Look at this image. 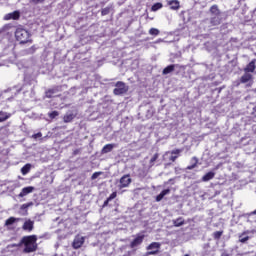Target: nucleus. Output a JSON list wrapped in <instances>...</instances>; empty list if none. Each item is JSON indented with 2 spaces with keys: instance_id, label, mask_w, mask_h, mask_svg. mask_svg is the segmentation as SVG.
Here are the masks:
<instances>
[{
  "instance_id": "cd10ccee",
  "label": "nucleus",
  "mask_w": 256,
  "mask_h": 256,
  "mask_svg": "<svg viewBox=\"0 0 256 256\" xmlns=\"http://www.w3.org/2000/svg\"><path fill=\"white\" fill-rule=\"evenodd\" d=\"M159 9H163V4L161 2H157L151 7L152 11H159Z\"/></svg>"
},
{
  "instance_id": "aec40b11",
  "label": "nucleus",
  "mask_w": 256,
  "mask_h": 256,
  "mask_svg": "<svg viewBox=\"0 0 256 256\" xmlns=\"http://www.w3.org/2000/svg\"><path fill=\"white\" fill-rule=\"evenodd\" d=\"M181 151V149H175L171 151L170 161H172V163H175V161H177V158L179 157Z\"/></svg>"
},
{
  "instance_id": "4468645a",
  "label": "nucleus",
  "mask_w": 256,
  "mask_h": 256,
  "mask_svg": "<svg viewBox=\"0 0 256 256\" xmlns=\"http://www.w3.org/2000/svg\"><path fill=\"white\" fill-rule=\"evenodd\" d=\"M256 63V59H253L251 62H249V64H247V66L244 68V72L245 73H255V66Z\"/></svg>"
},
{
  "instance_id": "6e6552de",
  "label": "nucleus",
  "mask_w": 256,
  "mask_h": 256,
  "mask_svg": "<svg viewBox=\"0 0 256 256\" xmlns=\"http://www.w3.org/2000/svg\"><path fill=\"white\" fill-rule=\"evenodd\" d=\"M22 229L23 231H28V233H31V231L35 229V222L32 221L31 219L26 220L22 225Z\"/></svg>"
},
{
  "instance_id": "9d476101",
  "label": "nucleus",
  "mask_w": 256,
  "mask_h": 256,
  "mask_svg": "<svg viewBox=\"0 0 256 256\" xmlns=\"http://www.w3.org/2000/svg\"><path fill=\"white\" fill-rule=\"evenodd\" d=\"M61 91V86H55L53 88H50L46 91V97L47 99H53L55 97L56 93H59Z\"/></svg>"
},
{
  "instance_id": "f3484780",
  "label": "nucleus",
  "mask_w": 256,
  "mask_h": 256,
  "mask_svg": "<svg viewBox=\"0 0 256 256\" xmlns=\"http://www.w3.org/2000/svg\"><path fill=\"white\" fill-rule=\"evenodd\" d=\"M175 67H179V64L168 65L163 69L162 74L169 75V73H173V71H175Z\"/></svg>"
},
{
  "instance_id": "39448f33",
  "label": "nucleus",
  "mask_w": 256,
  "mask_h": 256,
  "mask_svg": "<svg viewBox=\"0 0 256 256\" xmlns=\"http://www.w3.org/2000/svg\"><path fill=\"white\" fill-rule=\"evenodd\" d=\"M143 241H145V234H136L135 238L130 242V249H135L136 247H139V245L143 244Z\"/></svg>"
},
{
  "instance_id": "5701e85b",
  "label": "nucleus",
  "mask_w": 256,
  "mask_h": 256,
  "mask_svg": "<svg viewBox=\"0 0 256 256\" xmlns=\"http://www.w3.org/2000/svg\"><path fill=\"white\" fill-rule=\"evenodd\" d=\"M174 227H182V225H185V220L183 217H179L176 220H173Z\"/></svg>"
},
{
  "instance_id": "b1692460",
  "label": "nucleus",
  "mask_w": 256,
  "mask_h": 256,
  "mask_svg": "<svg viewBox=\"0 0 256 256\" xmlns=\"http://www.w3.org/2000/svg\"><path fill=\"white\" fill-rule=\"evenodd\" d=\"M157 159H159V153H155L150 161H149V169H151V167H155V162L157 161Z\"/></svg>"
},
{
  "instance_id": "4c0bfd02",
  "label": "nucleus",
  "mask_w": 256,
  "mask_h": 256,
  "mask_svg": "<svg viewBox=\"0 0 256 256\" xmlns=\"http://www.w3.org/2000/svg\"><path fill=\"white\" fill-rule=\"evenodd\" d=\"M33 139H39V137H43V134L41 132H38L34 135H32Z\"/></svg>"
},
{
  "instance_id": "a878e982",
  "label": "nucleus",
  "mask_w": 256,
  "mask_h": 256,
  "mask_svg": "<svg viewBox=\"0 0 256 256\" xmlns=\"http://www.w3.org/2000/svg\"><path fill=\"white\" fill-rule=\"evenodd\" d=\"M111 9H112L111 6H107V7L103 8L101 10L102 17H105V15H109V13H111Z\"/></svg>"
},
{
  "instance_id": "c756f323",
  "label": "nucleus",
  "mask_w": 256,
  "mask_h": 256,
  "mask_svg": "<svg viewBox=\"0 0 256 256\" xmlns=\"http://www.w3.org/2000/svg\"><path fill=\"white\" fill-rule=\"evenodd\" d=\"M222 236H223V231H216L213 233V239H215L216 241H219V239H221Z\"/></svg>"
},
{
  "instance_id": "2eb2a0df",
  "label": "nucleus",
  "mask_w": 256,
  "mask_h": 256,
  "mask_svg": "<svg viewBox=\"0 0 256 256\" xmlns=\"http://www.w3.org/2000/svg\"><path fill=\"white\" fill-rule=\"evenodd\" d=\"M115 147H117V144H106L102 150H101V154L105 155L107 153H111V151H113V149H115Z\"/></svg>"
},
{
  "instance_id": "f8f14e48",
  "label": "nucleus",
  "mask_w": 256,
  "mask_h": 256,
  "mask_svg": "<svg viewBox=\"0 0 256 256\" xmlns=\"http://www.w3.org/2000/svg\"><path fill=\"white\" fill-rule=\"evenodd\" d=\"M168 5L172 11H179V9H181L179 0H170L168 1Z\"/></svg>"
},
{
  "instance_id": "20e7f679",
  "label": "nucleus",
  "mask_w": 256,
  "mask_h": 256,
  "mask_svg": "<svg viewBox=\"0 0 256 256\" xmlns=\"http://www.w3.org/2000/svg\"><path fill=\"white\" fill-rule=\"evenodd\" d=\"M115 87L116 88L113 90L115 95H125V93L129 91V86H127L123 81L116 82Z\"/></svg>"
},
{
  "instance_id": "9b49d317",
  "label": "nucleus",
  "mask_w": 256,
  "mask_h": 256,
  "mask_svg": "<svg viewBox=\"0 0 256 256\" xmlns=\"http://www.w3.org/2000/svg\"><path fill=\"white\" fill-rule=\"evenodd\" d=\"M85 243L84 237H76L72 243L73 249H81L83 247V244Z\"/></svg>"
},
{
  "instance_id": "a19ab883",
  "label": "nucleus",
  "mask_w": 256,
  "mask_h": 256,
  "mask_svg": "<svg viewBox=\"0 0 256 256\" xmlns=\"http://www.w3.org/2000/svg\"><path fill=\"white\" fill-rule=\"evenodd\" d=\"M73 155H79V150L78 149L74 150Z\"/></svg>"
},
{
  "instance_id": "ddd939ff",
  "label": "nucleus",
  "mask_w": 256,
  "mask_h": 256,
  "mask_svg": "<svg viewBox=\"0 0 256 256\" xmlns=\"http://www.w3.org/2000/svg\"><path fill=\"white\" fill-rule=\"evenodd\" d=\"M33 191H35V187L33 186L24 187L18 194V197H26V195H29V193H33Z\"/></svg>"
},
{
  "instance_id": "6ab92c4d",
  "label": "nucleus",
  "mask_w": 256,
  "mask_h": 256,
  "mask_svg": "<svg viewBox=\"0 0 256 256\" xmlns=\"http://www.w3.org/2000/svg\"><path fill=\"white\" fill-rule=\"evenodd\" d=\"M169 193H171V189L169 188L162 190L161 193L156 196L157 203H159V201H163V197H165V195H169Z\"/></svg>"
},
{
  "instance_id": "1a4fd4ad",
  "label": "nucleus",
  "mask_w": 256,
  "mask_h": 256,
  "mask_svg": "<svg viewBox=\"0 0 256 256\" xmlns=\"http://www.w3.org/2000/svg\"><path fill=\"white\" fill-rule=\"evenodd\" d=\"M20 17H21V13H19V11H14V12L6 14L4 16V20L11 21V19H13V21H18V19H20Z\"/></svg>"
},
{
  "instance_id": "473e14b6",
  "label": "nucleus",
  "mask_w": 256,
  "mask_h": 256,
  "mask_svg": "<svg viewBox=\"0 0 256 256\" xmlns=\"http://www.w3.org/2000/svg\"><path fill=\"white\" fill-rule=\"evenodd\" d=\"M32 205H33V202L23 204L21 206V209L24 211L25 209H29V207H31Z\"/></svg>"
},
{
  "instance_id": "72a5a7b5",
  "label": "nucleus",
  "mask_w": 256,
  "mask_h": 256,
  "mask_svg": "<svg viewBox=\"0 0 256 256\" xmlns=\"http://www.w3.org/2000/svg\"><path fill=\"white\" fill-rule=\"evenodd\" d=\"M194 159H195V163L194 164H192V165H190V166H187V169L188 170H192V169H195V167H197V163H198V160L194 157Z\"/></svg>"
},
{
  "instance_id": "c9c22d12",
  "label": "nucleus",
  "mask_w": 256,
  "mask_h": 256,
  "mask_svg": "<svg viewBox=\"0 0 256 256\" xmlns=\"http://www.w3.org/2000/svg\"><path fill=\"white\" fill-rule=\"evenodd\" d=\"M117 198V192H113L112 194H110V196L108 197V201H113V199Z\"/></svg>"
},
{
  "instance_id": "dca6fc26",
  "label": "nucleus",
  "mask_w": 256,
  "mask_h": 256,
  "mask_svg": "<svg viewBox=\"0 0 256 256\" xmlns=\"http://www.w3.org/2000/svg\"><path fill=\"white\" fill-rule=\"evenodd\" d=\"M249 81H253V75L245 72L240 78V83H249Z\"/></svg>"
},
{
  "instance_id": "2f4dec72",
  "label": "nucleus",
  "mask_w": 256,
  "mask_h": 256,
  "mask_svg": "<svg viewBox=\"0 0 256 256\" xmlns=\"http://www.w3.org/2000/svg\"><path fill=\"white\" fill-rule=\"evenodd\" d=\"M159 33H160V31L157 28H151L149 30V35H153L154 37H157V35H159Z\"/></svg>"
},
{
  "instance_id": "ea45409f",
  "label": "nucleus",
  "mask_w": 256,
  "mask_h": 256,
  "mask_svg": "<svg viewBox=\"0 0 256 256\" xmlns=\"http://www.w3.org/2000/svg\"><path fill=\"white\" fill-rule=\"evenodd\" d=\"M253 117H256V105L253 107V111L251 113Z\"/></svg>"
},
{
  "instance_id": "c85d7f7f",
  "label": "nucleus",
  "mask_w": 256,
  "mask_h": 256,
  "mask_svg": "<svg viewBox=\"0 0 256 256\" xmlns=\"http://www.w3.org/2000/svg\"><path fill=\"white\" fill-rule=\"evenodd\" d=\"M246 232L239 235V241L240 243H247V240L249 239V236H245Z\"/></svg>"
},
{
  "instance_id": "7ed1b4c3",
  "label": "nucleus",
  "mask_w": 256,
  "mask_h": 256,
  "mask_svg": "<svg viewBox=\"0 0 256 256\" xmlns=\"http://www.w3.org/2000/svg\"><path fill=\"white\" fill-rule=\"evenodd\" d=\"M210 14L212 17L210 18V25L211 27H217L223 23V18L221 17V10L217 4H214L209 9Z\"/></svg>"
},
{
  "instance_id": "7c9ffc66",
  "label": "nucleus",
  "mask_w": 256,
  "mask_h": 256,
  "mask_svg": "<svg viewBox=\"0 0 256 256\" xmlns=\"http://www.w3.org/2000/svg\"><path fill=\"white\" fill-rule=\"evenodd\" d=\"M48 117H49V119H55L56 117H59V112L57 110L49 112Z\"/></svg>"
},
{
  "instance_id": "a211bd4d",
  "label": "nucleus",
  "mask_w": 256,
  "mask_h": 256,
  "mask_svg": "<svg viewBox=\"0 0 256 256\" xmlns=\"http://www.w3.org/2000/svg\"><path fill=\"white\" fill-rule=\"evenodd\" d=\"M211 179H215V172L213 171H209L208 173H206L201 181H203V183H207V181H211Z\"/></svg>"
},
{
  "instance_id": "423d86ee",
  "label": "nucleus",
  "mask_w": 256,
  "mask_h": 256,
  "mask_svg": "<svg viewBox=\"0 0 256 256\" xmlns=\"http://www.w3.org/2000/svg\"><path fill=\"white\" fill-rule=\"evenodd\" d=\"M131 183H133V180L131 179V175L125 174L120 178L118 187L119 189H125L129 187Z\"/></svg>"
},
{
  "instance_id": "e433bc0d",
  "label": "nucleus",
  "mask_w": 256,
  "mask_h": 256,
  "mask_svg": "<svg viewBox=\"0 0 256 256\" xmlns=\"http://www.w3.org/2000/svg\"><path fill=\"white\" fill-rule=\"evenodd\" d=\"M45 0H30V3H33L34 5H39V3H44Z\"/></svg>"
},
{
  "instance_id": "bb28decb",
  "label": "nucleus",
  "mask_w": 256,
  "mask_h": 256,
  "mask_svg": "<svg viewBox=\"0 0 256 256\" xmlns=\"http://www.w3.org/2000/svg\"><path fill=\"white\" fill-rule=\"evenodd\" d=\"M15 221H19V218H15V217H10L6 220L5 225L7 227H9V225H13V223H15Z\"/></svg>"
},
{
  "instance_id": "f257e3e1",
  "label": "nucleus",
  "mask_w": 256,
  "mask_h": 256,
  "mask_svg": "<svg viewBox=\"0 0 256 256\" xmlns=\"http://www.w3.org/2000/svg\"><path fill=\"white\" fill-rule=\"evenodd\" d=\"M19 245H24V253H35L37 251V236H24Z\"/></svg>"
},
{
  "instance_id": "f704fd0d",
  "label": "nucleus",
  "mask_w": 256,
  "mask_h": 256,
  "mask_svg": "<svg viewBox=\"0 0 256 256\" xmlns=\"http://www.w3.org/2000/svg\"><path fill=\"white\" fill-rule=\"evenodd\" d=\"M102 174H103V172H94L91 176V179L95 180V179H97V177H99V175H102Z\"/></svg>"
},
{
  "instance_id": "58836bf2",
  "label": "nucleus",
  "mask_w": 256,
  "mask_h": 256,
  "mask_svg": "<svg viewBox=\"0 0 256 256\" xmlns=\"http://www.w3.org/2000/svg\"><path fill=\"white\" fill-rule=\"evenodd\" d=\"M110 201H111V200H109V198H107V199L104 201L102 207H103V208L107 207V206L109 205V202H110Z\"/></svg>"
},
{
  "instance_id": "f03ea898",
  "label": "nucleus",
  "mask_w": 256,
  "mask_h": 256,
  "mask_svg": "<svg viewBox=\"0 0 256 256\" xmlns=\"http://www.w3.org/2000/svg\"><path fill=\"white\" fill-rule=\"evenodd\" d=\"M14 35L16 41H19L20 45L33 43V40L31 39V32L25 29L23 26L17 27Z\"/></svg>"
},
{
  "instance_id": "0eeeda50",
  "label": "nucleus",
  "mask_w": 256,
  "mask_h": 256,
  "mask_svg": "<svg viewBox=\"0 0 256 256\" xmlns=\"http://www.w3.org/2000/svg\"><path fill=\"white\" fill-rule=\"evenodd\" d=\"M159 249H161V243L159 242H152L148 247L147 250L148 255H157L159 253Z\"/></svg>"
},
{
  "instance_id": "412c9836",
  "label": "nucleus",
  "mask_w": 256,
  "mask_h": 256,
  "mask_svg": "<svg viewBox=\"0 0 256 256\" xmlns=\"http://www.w3.org/2000/svg\"><path fill=\"white\" fill-rule=\"evenodd\" d=\"M7 119H11V113L0 111V123H4Z\"/></svg>"
},
{
  "instance_id": "4be33fe9",
  "label": "nucleus",
  "mask_w": 256,
  "mask_h": 256,
  "mask_svg": "<svg viewBox=\"0 0 256 256\" xmlns=\"http://www.w3.org/2000/svg\"><path fill=\"white\" fill-rule=\"evenodd\" d=\"M73 119H75V114H73V113H67L63 117L64 123H71V121H73Z\"/></svg>"
},
{
  "instance_id": "79ce46f5",
  "label": "nucleus",
  "mask_w": 256,
  "mask_h": 256,
  "mask_svg": "<svg viewBox=\"0 0 256 256\" xmlns=\"http://www.w3.org/2000/svg\"><path fill=\"white\" fill-rule=\"evenodd\" d=\"M221 256H229L228 254H222Z\"/></svg>"
},
{
  "instance_id": "393cba45",
  "label": "nucleus",
  "mask_w": 256,
  "mask_h": 256,
  "mask_svg": "<svg viewBox=\"0 0 256 256\" xmlns=\"http://www.w3.org/2000/svg\"><path fill=\"white\" fill-rule=\"evenodd\" d=\"M31 171V164H26L21 168L22 175H27Z\"/></svg>"
}]
</instances>
